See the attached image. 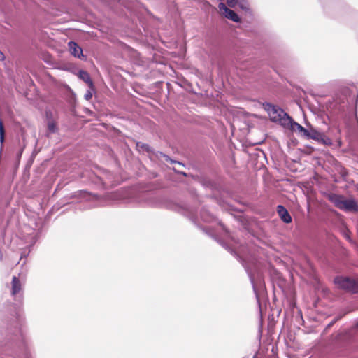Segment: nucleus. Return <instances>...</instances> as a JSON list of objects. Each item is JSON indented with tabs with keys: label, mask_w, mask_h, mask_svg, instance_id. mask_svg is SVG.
Segmentation results:
<instances>
[{
	"label": "nucleus",
	"mask_w": 358,
	"mask_h": 358,
	"mask_svg": "<svg viewBox=\"0 0 358 358\" xmlns=\"http://www.w3.org/2000/svg\"><path fill=\"white\" fill-rule=\"evenodd\" d=\"M285 128L291 129L292 131L297 133L299 136H303L307 133V129L302 127L301 124L294 122L290 117V123L285 127Z\"/></svg>",
	"instance_id": "39448f33"
},
{
	"label": "nucleus",
	"mask_w": 358,
	"mask_h": 358,
	"mask_svg": "<svg viewBox=\"0 0 358 358\" xmlns=\"http://www.w3.org/2000/svg\"><path fill=\"white\" fill-rule=\"evenodd\" d=\"M68 45L71 54L74 57L78 58L84 57L82 48L76 43L71 41L69 43Z\"/></svg>",
	"instance_id": "0eeeda50"
},
{
	"label": "nucleus",
	"mask_w": 358,
	"mask_h": 358,
	"mask_svg": "<svg viewBox=\"0 0 358 358\" xmlns=\"http://www.w3.org/2000/svg\"><path fill=\"white\" fill-rule=\"evenodd\" d=\"M79 78L82 79L84 82H85L90 87H93V83L90 78V76L89 73L85 71H79Z\"/></svg>",
	"instance_id": "9d476101"
},
{
	"label": "nucleus",
	"mask_w": 358,
	"mask_h": 358,
	"mask_svg": "<svg viewBox=\"0 0 358 358\" xmlns=\"http://www.w3.org/2000/svg\"><path fill=\"white\" fill-rule=\"evenodd\" d=\"M4 59L3 54L0 51V61H3Z\"/></svg>",
	"instance_id": "2eb2a0df"
},
{
	"label": "nucleus",
	"mask_w": 358,
	"mask_h": 358,
	"mask_svg": "<svg viewBox=\"0 0 358 358\" xmlns=\"http://www.w3.org/2000/svg\"><path fill=\"white\" fill-rule=\"evenodd\" d=\"M278 213L279 214V216L280 218L285 222V223H289L292 222V217L289 214L288 211L282 206H278Z\"/></svg>",
	"instance_id": "6e6552de"
},
{
	"label": "nucleus",
	"mask_w": 358,
	"mask_h": 358,
	"mask_svg": "<svg viewBox=\"0 0 358 358\" xmlns=\"http://www.w3.org/2000/svg\"><path fill=\"white\" fill-rule=\"evenodd\" d=\"M303 137L327 143L324 140L325 136L312 127L310 129H307V133L304 134Z\"/></svg>",
	"instance_id": "423d86ee"
},
{
	"label": "nucleus",
	"mask_w": 358,
	"mask_h": 358,
	"mask_svg": "<svg viewBox=\"0 0 358 358\" xmlns=\"http://www.w3.org/2000/svg\"><path fill=\"white\" fill-rule=\"evenodd\" d=\"M218 9L220 13L224 16L226 18L229 19L235 22H240V18L238 15L232 10L228 8L224 3L221 2L219 3Z\"/></svg>",
	"instance_id": "20e7f679"
},
{
	"label": "nucleus",
	"mask_w": 358,
	"mask_h": 358,
	"mask_svg": "<svg viewBox=\"0 0 358 358\" xmlns=\"http://www.w3.org/2000/svg\"><path fill=\"white\" fill-rule=\"evenodd\" d=\"M21 289V285L18 280V278L15 276L13 278L12 280V295L15 296L17 294Z\"/></svg>",
	"instance_id": "1a4fd4ad"
},
{
	"label": "nucleus",
	"mask_w": 358,
	"mask_h": 358,
	"mask_svg": "<svg viewBox=\"0 0 358 358\" xmlns=\"http://www.w3.org/2000/svg\"><path fill=\"white\" fill-rule=\"evenodd\" d=\"M266 110L271 121L279 123L283 127L290 123V117L281 108L272 104H267Z\"/></svg>",
	"instance_id": "f257e3e1"
},
{
	"label": "nucleus",
	"mask_w": 358,
	"mask_h": 358,
	"mask_svg": "<svg viewBox=\"0 0 358 358\" xmlns=\"http://www.w3.org/2000/svg\"><path fill=\"white\" fill-rule=\"evenodd\" d=\"M237 4L238 5V7L242 10H248L249 9V5H248V2H246V1H241L239 2L237 1L236 5Z\"/></svg>",
	"instance_id": "9b49d317"
},
{
	"label": "nucleus",
	"mask_w": 358,
	"mask_h": 358,
	"mask_svg": "<svg viewBox=\"0 0 358 358\" xmlns=\"http://www.w3.org/2000/svg\"><path fill=\"white\" fill-rule=\"evenodd\" d=\"M92 96V94L90 91H87L85 95V98L87 99V100H90Z\"/></svg>",
	"instance_id": "4468645a"
},
{
	"label": "nucleus",
	"mask_w": 358,
	"mask_h": 358,
	"mask_svg": "<svg viewBox=\"0 0 358 358\" xmlns=\"http://www.w3.org/2000/svg\"><path fill=\"white\" fill-rule=\"evenodd\" d=\"M48 130L50 132H55L56 131V125L54 122H49L48 124Z\"/></svg>",
	"instance_id": "f8f14e48"
},
{
	"label": "nucleus",
	"mask_w": 358,
	"mask_h": 358,
	"mask_svg": "<svg viewBox=\"0 0 358 358\" xmlns=\"http://www.w3.org/2000/svg\"><path fill=\"white\" fill-rule=\"evenodd\" d=\"M334 282L341 289L352 292H358V280H353L348 278L337 277Z\"/></svg>",
	"instance_id": "7ed1b4c3"
},
{
	"label": "nucleus",
	"mask_w": 358,
	"mask_h": 358,
	"mask_svg": "<svg viewBox=\"0 0 358 358\" xmlns=\"http://www.w3.org/2000/svg\"><path fill=\"white\" fill-rule=\"evenodd\" d=\"M227 2L229 7L234 8L237 3V0H227Z\"/></svg>",
	"instance_id": "ddd939ff"
},
{
	"label": "nucleus",
	"mask_w": 358,
	"mask_h": 358,
	"mask_svg": "<svg viewBox=\"0 0 358 358\" xmlns=\"http://www.w3.org/2000/svg\"><path fill=\"white\" fill-rule=\"evenodd\" d=\"M331 200L341 210L345 211H357L358 210L357 204L353 199H348L341 196L334 195Z\"/></svg>",
	"instance_id": "f03ea898"
}]
</instances>
